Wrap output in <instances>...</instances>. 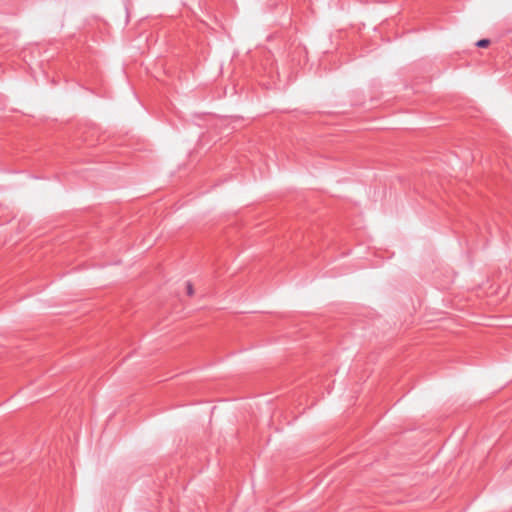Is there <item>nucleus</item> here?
Instances as JSON below:
<instances>
[{"instance_id": "1", "label": "nucleus", "mask_w": 512, "mask_h": 512, "mask_svg": "<svg viewBox=\"0 0 512 512\" xmlns=\"http://www.w3.org/2000/svg\"><path fill=\"white\" fill-rule=\"evenodd\" d=\"M185 293L188 296L194 295V288H193V285L190 282H186V284H185Z\"/></svg>"}, {"instance_id": "2", "label": "nucleus", "mask_w": 512, "mask_h": 512, "mask_svg": "<svg viewBox=\"0 0 512 512\" xmlns=\"http://www.w3.org/2000/svg\"><path fill=\"white\" fill-rule=\"evenodd\" d=\"M488 45H489V40H487V39H482V40H479V41L477 42V46H478V47H481V48H485V47H487Z\"/></svg>"}]
</instances>
